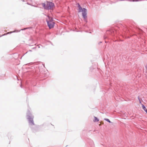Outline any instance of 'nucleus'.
<instances>
[{"instance_id":"f257e3e1","label":"nucleus","mask_w":147,"mask_h":147,"mask_svg":"<svg viewBox=\"0 0 147 147\" xmlns=\"http://www.w3.org/2000/svg\"><path fill=\"white\" fill-rule=\"evenodd\" d=\"M47 21L48 26L50 29L54 27L55 22L52 18L48 16L47 18Z\"/></svg>"},{"instance_id":"f03ea898","label":"nucleus","mask_w":147,"mask_h":147,"mask_svg":"<svg viewBox=\"0 0 147 147\" xmlns=\"http://www.w3.org/2000/svg\"><path fill=\"white\" fill-rule=\"evenodd\" d=\"M78 8H79V12H82V15L83 17L85 19L86 18V10L84 8L82 9L80 6L78 4Z\"/></svg>"},{"instance_id":"7ed1b4c3","label":"nucleus","mask_w":147,"mask_h":147,"mask_svg":"<svg viewBox=\"0 0 147 147\" xmlns=\"http://www.w3.org/2000/svg\"><path fill=\"white\" fill-rule=\"evenodd\" d=\"M54 6V4L52 2H48L47 3V9H52Z\"/></svg>"},{"instance_id":"20e7f679","label":"nucleus","mask_w":147,"mask_h":147,"mask_svg":"<svg viewBox=\"0 0 147 147\" xmlns=\"http://www.w3.org/2000/svg\"><path fill=\"white\" fill-rule=\"evenodd\" d=\"M94 119L93 120V121L94 122H98L99 121V120L96 117H94Z\"/></svg>"},{"instance_id":"39448f33","label":"nucleus","mask_w":147,"mask_h":147,"mask_svg":"<svg viewBox=\"0 0 147 147\" xmlns=\"http://www.w3.org/2000/svg\"><path fill=\"white\" fill-rule=\"evenodd\" d=\"M142 107L143 109L144 110L146 111V110H147V109L146 108V107L144 105H142Z\"/></svg>"},{"instance_id":"423d86ee","label":"nucleus","mask_w":147,"mask_h":147,"mask_svg":"<svg viewBox=\"0 0 147 147\" xmlns=\"http://www.w3.org/2000/svg\"><path fill=\"white\" fill-rule=\"evenodd\" d=\"M42 6L45 9H47V5H46V4L45 3H42Z\"/></svg>"},{"instance_id":"0eeeda50","label":"nucleus","mask_w":147,"mask_h":147,"mask_svg":"<svg viewBox=\"0 0 147 147\" xmlns=\"http://www.w3.org/2000/svg\"><path fill=\"white\" fill-rule=\"evenodd\" d=\"M30 119V121L31 123L33 124H34L33 119Z\"/></svg>"},{"instance_id":"6e6552de","label":"nucleus","mask_w":147,"mask_h":147,"mask_svg":"<svg viewBox=\"0 0 147 147\" xmlns=\"http://www.w3.org/2000/svg\"><path fill=\"white\" fill-rule=\"evenodd\" d=\"M104 119L106 121H107L109 122V123H111V122L108 119Z\"/></svg>"},{"instance_id":"1a4fd4ad","label":"nucleus","mask_w":147,"mask_h":147,"mask_svg":"<svg viewBox=\"0 0 147 147\" xmlns=\"http://www.w3.org/2000/svg\"><path fill=\"white\" fill-rule=\"evenodd\" d=\"M133 1H138V0H136V1H135V0H133Z\"/></svg>"},{"instance_id":"9d476101","label":"nucleus","mask_w":147,"mask_h":147,"mask_svg":"<svg viewBox=\"0 0 147 147\" xmlns=\"http://www.w3.org/2000/svg\"><path fill=\"white\" fill-rule=\"evenodd\" d=\"M101 124H103V122H101Z\"/></svg>"},{"instance_id":"9b49d317","label":"nucleus","mask_w":147,"mask_h":147,"mask_svg":"<svg viewBox=\"0 0 147 147\" xmlns=\"http://www.w3.org/2000/svg\"><path fill=\"white\" fill-rule=\"evenodd\" d=\"M145 112H146V113H147V110H146V111H145Z\"/></svg>"}]
</instances>
